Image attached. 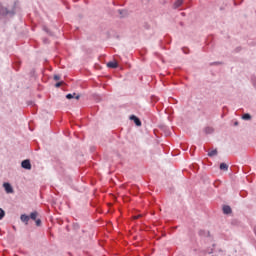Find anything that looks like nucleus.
Wrapping results in <instances>:
<instances>
[{"instance_id": "f8f14e48", "label": "nucleus", "mask_w": 256, "mask_h": 256, "mask_svg": "<svg viewBox=\"0 0 256 256\" xmlns=\"http://www.w3.org/2000/svg\"><path fill=\"white\" fill-rule=\"evenodd\" d=\"M5 217V211L0 208V221Z\"/></svg>"}, {"instance_id": "4468645a", "label": "nucleus", "mask_w": 256, "mask_h": 256, "mask_svg": "<svg viewBox=\"0 0 256 256\" xmlns=\"http://www.w3.org/2000/svg\"><path fill=\"white\" fill-rule=\"evenodd\" d=\"M66 98L67 99H74L75 98V93L74 94H67Z\"/></svg>"}, {"instance_id": "20e7f679", "label": "nucleus", "mask_w": 256, "mask_h": 256, "mask_svg": "<svg viewBox=\"0 0 256 256\" xmlns=\"http://www.w3.org/2000/svg\"><path fill=\"white\" fill-rule=\"evenodd\" d=\"M21 221L23 223H26V225L29 223V219L30 217L28 215H25V214H22L21 217H20Z\"/></svg>"}, {"instance_id": "f03ea898", "label": "nucleus", "mask_w": 256, "mask_h": 256, "mask_svg": "<svg viewBox=\"0 0 256 256\" xmlns=\"http://www.w3.org/2000/svg\"><path fill=\"white\" fill-rule=\"evenodd\" d=\"M3 187L6 191V193H13V187L11 186V184L9 183H4Z\"/></svg>"}, {"instance_id": "0eeeda50", "label": "nucleus", "mask_w": 256, "mask_h": 256, "mask_svg": "<svg viewBox=\"0 0 256 256\" xmlns=\"http://www.w3.org/2000/svg\"><path fill=\"white\" fill-rule=\"evenodd\" d=\"M220 169H221V171H228L229 166L226 163H221Z\"/></svg>"}, {"instance_id": "f257e3e1", "label": "nucleus", "mask_w": 256, "mask_h": 256, "mask_svg": "<svg viewBox=\"0 0 256 256\" xmlns=\"http://www.w3.org/2000/svg\"><path fill=\"white\" fill-rule=\"evenodd\" d=\"M130 121H134V123L137 127H141V120L137 116L131 115Z\"/></svg>"}, {"instance_id": "6ab92c4d", "label": "nucleus", "mask_w": 256, "mask_h": 256, "mask_svg": "<svg viewBox=\"0 0 256 256\" xmlns=\"http://www.w3.org/2000/svg\"><path fill=\"white\" fill-rule=\"evenodd\" d=\"M75 99H79V95H77V96L75 97Z\"/></svg>"}, {"instance_id": "1a4fd4ad", "label": "nucleus", "mask_w": 256, "mask_h": 256, "mask_svg": "<svg viewBox=\"0 0 256 256\" xmlns=\"http://www.w3.org/2000/svg\"><path fill=\"white\" fill-rule=\"evenodd\" d=\"M37 215H38L37 212H32L30 214V219H32V221H37Z\"/></svg>"}, {"instance_id": "dca6fc26", "label": "nucleus", "mask_w": 256, "mask_h": 256, "mask_svg": "<svg viewBox=\"0 0 256 256\" xmlns=\"http://www.w3.org/2000/svg\"><path fill=\"white\" fill-rule=\"evenodd\" d=\"M62 85H63V82H58V83L55 84V87L59 88V87H61Z\"/></svg>"}, {"instance_id": "6e6552de", "label": "nucleus", "mask_w": 256, "mask_h": 256, "mask_svg": "<svg viewBox=\"0 0 256 256\" xmlns=\"http://www.w3.org/2000/svg\"><path fill=\"white\" fill-rule=\"evenodd\" d=\"M181 5H183V0H177V1L174 3L175 9H178V7H181Z\"/></svg>"}, {"instance_id": "423d86ee", "label": "nucleus", "mask_w": 256, "mask_h": 256, "mask_svg": "<svg viewBox=\"0 0 256 256\" xmlns=\"http://www.w3.org/2000/svg\"><path fill=\"white\" fill-rule=\"evenodd\" d=\"M223 213H225V215H229V213H231V207L230 206H224L223 207Z\"/></svg>"}, {"instance_id": "ddd939ff", "label": "nucleus", "mask_w": 256, "mask_h": 256, "mask_svg": "<svg viewBox=\"0 0 256 256\" xmlns=\"http://www.w3.org/2000/svg\"><path fill=\"white\" fill-rule=\"evenodd\" d=\"M242 119H244V120H249V119H251V115H250V114H244V115L242 116Z\"/></svg>"}, {"instance_id": "9b49d317", "label": "nucleus", "mask_w": 256, "mask_h": 256, "mask_svg": "<svg viewBox=\"0 0 256 256\" xmlns=\"http://www.w3.org/2000/svg\"><path fill=\"white\" fill-rule=\"evenodd\" d=\"M209 157H215L217 155V150H212L208 153Z\"/></svg>"}, {"instance_id": "2eb2a0df", "label": "nucleus", "mask_w": 256, "mask_h": 256, "mask_svg": "<svg viewBox=\"0 0 256 256\" xmlns=\"http://www.w3.org/2000/svg\"><path fill=\"white\" fill-rule=\"evenodd\" d=\"M36 225H37V227H41V219L36 220Z\"/></svg>"}, {"instance_id": "7ed1b4c3", "label": "nucleus", "mask_w": 256, "mask_h": 256, "mask_svg": "<svg viewBox=\"0 0 256 256\" xmlns=\"http://www.w3.org/2000/svg\"><path fill=\"white\" fill-rule=\"evenodd\" d=\"M22 167H23V169H31V161H29V160H24V161H22Z\"/></svg>"}, {"instance_id": "9d476101", "label": "nucleus", "mask_w": 256, "mask_h": 256, "mask_svg": "<svg viewBox=\"0 0 256 256\" xmlns=\"http://www.w3.org/2000/svg\"><path fill=\"white\" fill-rule=\"evenodd\" d=\"M9 12L5 8H0V15H7Z\"/></svg>"}, {"instance_id": "a211bd4d", "label": "nucleus", "mask_w": 256, "mask_h": 256, "mask_svg": "<svg viewBox=\"0 0 256 256\" xmlns=\"http://www.w3.org/2000/svg\"><path fill=\"white\" fill-rule=\"evenodd\" d=\"M141 215H136L133 217V219H140Z\"/></svg>"}, {"instance_id": "39448f33", "label": "nucleus", "mask_w": 256, "mask_h": 256, "mask_svg": "<svg viewBox=\"0 0 256 256\" xmlns=\"http://www.w3.org/2000/svg\"><path fill=\"white\" fill-rule=\"evenodd\" d=\"M107 67H109L110 69H117L118 64L117 62H108Z\"/></svg>"}, {"instance_id": "f3484780", "label": "nucleus", "mask_w": 256, "mask_h": 256, "mask_svg": "<svg viewBox=\"0 0 256 256\" xmlns=\"http://www.w3.org/2000/svg\"><path fill=\"white\" fill-rule=\"evenodd\" d=\"M59 79H61V76H59V75H55V76H54V80H55V81H59Z\"/></svg>"}]
</instances>
